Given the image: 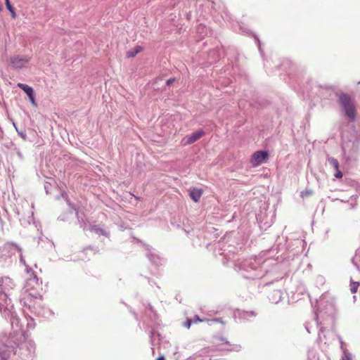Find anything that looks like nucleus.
Masks as SVG:
<instances>
[{
	"label": "nucleus",
	"instance_id": "nucleus-1",
	"mask_svg": "<svg viewBox=\"0 0 360 360\" xmlns=\"http://www.w3.org/2000/svg\"><path fill=\"white\" fill-rule=\"evenodd\" d=\"M27 274L30 277L26 279L21 299L23 309L25 311V309H27L38 316L48 318L52 315V311L41 306V296L36 292V290L41 285L39 278L32 270Z\"/></svg>",
	"mask_w": 360,
	"mask_h": 360
},
{
	"label": "nucleus",
	"instance_id": "nucleus-2",
	"mask_svg": "<svg viewBox=\"0 0 360 360\" xmlns=\"http://www.w3.org/2000/svg\"><path fill=\"white\" fill-rule=\"evenodd\" d=\"M10 345H3L0 347L1 360H8L11 355L18 354L24 360H30L33 358L35 352V345L32 340L24 341L20 344L15 340L9 342Z\"/></svg>",
	"mask_w": 360,
	"mask_h": 360
},
{
	"label": "nucleus",
	"instance_id": "nucleus-3",
	"mask_svg": "<svg viewBox=\"0 0 360 360\" xmlns=\"http://www.w3.org/2000/svg\"><path fill=\"white\" fill-rule=\"evenodd\" d=\"M335 306L332 300H327L325 297H321L317 302L315 320L311 323L307 322L305 328L309 333H311L314 326L319 328L321 333H323V328L321 326L322 321L328 319H333L335 314Z\"/></svg>",
	"mask_w": 360,
	"mask_h": 360
},
{
	"label": "nucleus",
	"instance_id": "nucleus-4",
	"mask_svg": "<svg viewBox=\"0 0 360 360\" xmlns=\"http://www.w3.org/2000/svg\"><path fill=\"white\" fill-rule=\"evenodd\" d=\"M263 262L262 257H255L244 260L237 259L235 261L234 265L238 271H243L247 273L243 274L245 278L255 279L264 275V271L262 269Z\"/></svg>",
	"mask_w": 360,
	"mask_h": 360
},
{
	"label": "nucleus",
	"instance_id": "nucleus-5",
	"mask_svg": "<svg viewBox=\"0 0 360 360\" xmlns=\"http://www.w3.org/2000/svg\"><path fill=\"white\" fill-rule=\"evenodd\" d=\"M15 284L9 277H2L0 278V310L4 309L10 311L12 308V302L9 298L10 292L14 288Z\"/></svg>",
	"mask_w": 360,
	"mask_h": 360
},
{
	"label": "nucleus",
	"instance_id": "nucleus-6",
	"mask_svg": "<svg viewBox=\"0 0 360 360\" xmlns=\"http://www.w3.org/2000/svg\"><path fill=\"white\" fill-rule=\"evenodd\" d=\"M1 314L6 318L10 319L11 327L13 330L14 338L16 340H25V336L22 330V324L20 319L14 311V307L12 304V308L10 311L7 310L6 306L4 309L0 310Z\"/></svg>",
	"mask_w": 360,
	"mask_h": 360
},
{
	"label": "nucleus",
	"instance_id": "nucleus-7",
	"mask_svg": "<svg viewBox=\"0 0 360 360\" xmlns=\"http://www.w3.org/2000/svg\"><path fill=\"white\" fill-rule=\"evenodd\" d=\"M342 109L345 115L350 122H354L356 119V107L351 98L347 94H342L339 98Z\"/></svg>",
	"mask_w": 360,
	"mask_h": 360
},
{
	"label": "nucleus",
	"instance_id": "nucleus-8",
	"mask_svg": "<svg viewBox=\"0 0 360 360\" xmlns=\"http://www.w3.org/2000/svg\"><path fill=\"white\" fill-rule=\"evenodd\" d=\"M15 248L20 253V262L25 266L27 274H30L32 271V269L26 264L25 260L22 253V248L18 244L15 243L8 242L4 244V249L6 250H11Z\"/></svg>",
	"mask_w": 360,
	"mask_h": 360
},
{
	"label": "nucleus",
	"instance_id": "nucleus-9",
	"mask_svg": "<svg viewBox=\"0 0 360 360\" xmlns=\"http://www.w3.org/2000/svg\"><path fill=\"white\" fill-rule=\"evenodd\" d=\"M268 152L264 150L257 151L253 153L250 162L254 167L260 165L268 158Z\"/></svg>",
	"mask_w": 360,
	"mask_h": 360
},
{
	"label": "nucleus",
	"instance_id": "nucleus-10",
	"mask_svg": "<svg viewBox=\"0 0 360 360\" xmlns=\"http://www.w3.org/2000/svg\"><path fill=\"white\" fill-rule=\"evenodd\" d=\"M17 86L27 94L32 105L36 107L37 104L34 97V89L31 86L22 83H18Z\"/></svg>",
	"mask_w": 360,
	"mask_h": 360
},
{
	"label": "nucleus",
	"instance_id": "nucleus-11",
	"mask_svg": "<svg viewBox=\"0 0 360 360\" xmlns=\"http://www.w3.org/2000/svg\"><path fill=\"white\" fill-rule=\"evenodd\" d=\"M30 60L26 56H14L11 58V63L14 68L20 69L23 68Z\"/></svg>",
	"mask_w": 360,
	"mask_h": 360
},
{
	"label": "nucleus",
	"instance_id": "nucleus-12",
	"mask_svg": "<svg viewBox=\"0 0 360 360\" xmlns=\"http://www.w3.org/2000/svg\"><path fill=\"white\" fill-rule=\"evenodd\" d=\"M147 257L156 266L162 264L164 262V259L158 255L153 249H148Z\"/></svg>",
	"mask_w": 360,
	"mask_h": 360
},
{
	"label": "nucleus",
	"instance_id": "nucleus-13",
	"mask_svg": "<svg viewBox=\"0 0 360 360\" xmlns=\"http://www.w3.org/2000/svg\"><path fill=\"white\" fill-rule=\"evenodd\" d=\"M268 297L272 303L276 304L281 300L282 292L279 290H274L269 295Z\"/></svg>",
	"mask_w": 360,
	"mask_h": 360
},
{
	"label": "nucleus",
	"instance_id": "nucleus-14",
	"mask_svg": "<svg viewBox=\"0 0 360 360\" xmlns=\"http://www.w3.org/2000/svg\"><path fill=\"white\" fill-rule=\"evenodd\" d=\"M205 134V132L202 130L197 131L193 133L191 136L188 137L187 143H193L201 138Z\"/></svg>",
	"mask_w": 360,
	"mask_h": 360
},
{
	"label": "nucleus",
	"instance_id": "nucleus-15",
	"mask_svg": "<svg viewBox=\"0 0 360 360\" xmlns=\"http://www.w3.org/2000/svg\"><path fill=\"white\" fill-rule=\"evenodd\" d=\"M202 191L198 188H194L190 192V197L194 202H198L201 195Z\"/></svg>",
	"mask_w": 360,
	"mask_h": 360
},
{
	"label": "nucleus",
	"instance_id": "nucleus-16",
	"mask_svg": "<svg viewBox=\"0 0 360 360\" xmlns=\"http://www.w3.org/2000/svg\"><path fill=\"white\" fill-rule=\"evenodd\" d=\"M89 230H90V231L94 232L98 235H102V236H108V233L104 229H103L102 228H101L99 226H97V225L91 226L89 228Z\"/></svg>",
	"mask_w": 360,
	"mask_h": 360
},
{
	"label": "nucleus",
	"instance_id": "nucleus-17",
	"mask_svg": "<svg viewBox=\"0 0 360 360\" xmlns=\"http://www.w3.org/2000/svg\"><path fill=\"white\" fill-rule=\"evenodd\" d=\"M327 160L328 162H329V164L335 169V170H338V168H339V163H338V161L333 158V157H329L327 158Z\"/></svg>",
	"mask_w": 360,
	"mask_h": 360
},
{
	"label": "nucleus",
	"instance_id": "nucleus-18",
	"mask_svg": "<svg viewBox=\"0 0 360 360\" xmlns=\"http://www.w3.org/2000/svg\"><path fill=\"white\" fill-rule=\"evenodd\" d=\"M340 343V348L342 350L343 352V356L342 357V360H346V355L347 354H351L345 348V343L342 341L341 338H339Z\"/></svg>",
	"mask_w": 360,
	"mask_h": 360
},
{
	"label": "nucleus",
	"instance_id": "nucleus-19",
	"mask_svg": "<svg viewBox=\"0 0 360 360\" xmlns=\"http://www.w3.org/2000/svg\"><path fill=\"white\" fill-rule=\"evenodd\" d=\"M141 51V46H136L133 51H129L127 53V56L128 58H133L138 53H139Z\"/></svg>",
	"mask_w": 360,
	"mask_h": 360
},
{
	"label": "nucleus",
	"instance_id": "nucleus-20",
	"mask_svg": "<svg viewBox=\"0 0 360 360\" xmlns=\"http://www.w3.org/2000/svg\"><path fill=\"white\" fill-rule=\"evenodd\" d=\"M6 8L9 11V12L11 13L12 17L13 18H15L16 16V13L13 8V6H11V3H10V1L9 0H6Z\"/></svg>",
	"mask_w": 360,
	"mask_h": 360
},
{
	"label": "nucleus",
	"instance_id": "nucleus-21",
	"mask_svg": "<svg viewBox=\"0 0 360 360\" xmlns=\"http://www.w3.org/2000/svg\"><path fill=\"white\" fill-rule=\"evenodd\" d=\"M359 286V282L351 281L350 283V290L352 293H356Z\"/></svg>",
	"mask_w": 360,
	"mask_h": 360
},
{
	"label": "nucleus",
	"instance_id": "nucleus-22",
	"mask_svg": "<svg viewBox=\"0 0 360 360\" xmlns=\"http://www.w3.org/2000/svg\"><path fill=\"white\" fill-rule=\"evenodd\" d=\"M78 217V221L79 224V227L82 229L83 230H85L87 228V224L86 221L84 219H80L79 216Z\"/></svg>",
	"mask_w": 360,
	"mask_h": 360
},
{
	"label": "nucleus",
	"instance_id": "nucleus-23",
	"mask_svg": "<svg viewBox=\"0 0 360 360\" xmlns=\"http://www.w3.org/2000/svg\"><path fill=\"white\" fill-rule=\"evenodd\" d=\"M255 316V314L254 311H244L242 314V317L243 319H248L249 317H254Z\"/></svg>",
	"mask_w": 360,
	"mask_h": 360
},
{
	"label": "nucleus",
	"instance_id": "nucleus-24",
	"mask_svg": "<svg viewBox=\"0 0 360 360\" xmlns=\"http://www.w3.org/2000/svg\"><path fill=\"white\" fill-rule=\"evenodd\" d=\"M193 319H188L185 323H184V326L186 327L187 328H189L191 326V324L193 323Z\"/></svg>",
	"mask_w": 360,
	"mask_h": 360
},
{
	"label": "nucleus",
	"instance_id": "nucleus-25",
	"mask_svg": "<svg viewBox=\"0 0 360 360\" xmlns=\"http://www.w3.org/2000/svg\"><path fill=\"white\" fill-rule=\"evenodd\" d=\"M336 172L335 174V176L338 179H340L342 177V172L338 169V170H335Z\"/></svg>",
	"mask_w": 360,
	"mask_h": 360
},
{
	"label": "nucleus",
	"instance_id": "nucleus-26",
	"mask_svg": "<svg viewBox=\"0 0 360 360\" xmlns=\"http://www.w3.org/2000/svg\"><path fill=\"white\" fill-rule=\"evenodd\" d=\"M301 194H302V197H304V196H306V195H310V194H311V191H302V192L301 193Z\"/></svg>",
	"mask_w": 360,
	"mask_h": 360
},
{
	"label": "nucleus",
	"instance_id": "nucleus-27",
	"mask_svg": "<svg viewBox=\"0 0 360 360\" xmlns=\"http://www.w3.org/2000/svg\"><path fill=\"white\" fill-rule=\"evenodd\" d=\"M193 323H198V322L202 321V320L198 316H195V318L193 319Z\"/></svg>",
	"mask_w": 360,
	"mask_h": 360
},
{
	"label": "nucleus",
	"instance_id": "nucleus-28",
	"mask_svg": "<svg viewBox=\"0 0 360 360\" xmlns=\"http://www.w3.org/2000/svg\"><path fill=\"white\" fill-rule=\"evenodd\" d=\"M220 255H224V257H225V259H229V258H230L229 255H228V253H226V252H225V250H224V252H221V253H220Z\"/></svg>",
	"mask_w": 360,
	"mask_h": 360
},
{
	"label": "nucleus",
	"instance_id": "nucleus-29",
	"mask_svg": "<svg viewBox=\"0 0 360 360\" xmlns=\"http://www.w3.org/2000/svg\"><path fill=\"white\" fill-rule=\"evenodd\" d=\"M174 81V78H172V79H169L167 81V84L169 86L170 84H172Z\"/></svg>",
	"mask_w": 360,
	"mask_h": 360
},
{
	"label": "nucleus",
	"instance_id": "nucleus-30",
	"mask_svg": "<svg viewBox=\"0 0 360 360\" xmlns=\"http://www.w3.org/2000/svg\"><path fill=\"white\" fill-rule=\"evenodd\" d=\"M352 354H347L346 355V360H353L352 359Z\"/></svg>",
	"mask_w": 360,
	"mask_h": 360
},
{
	"label": "nucleus",
	"instance_id": "nucleus-31",
	"mask_svg": "<svg viewBox=\"0 0 360 360\" xmlns=\"http://www.w3.org/2000/svg\"><path fill=\"white\" fill-rule=\"evenodd\" d=\"M217 247H218L219 248L222 249L223 243H222V242H221V241H219V242L217 243Z\"/></svg>",
	"mask_w": 360,
	"mask_h": 360
},
{
	"label": "nucleus",
	"instance_id": "nucleus-32",
	"mask_svg": "<svg viewBox=\"0 0 360 360\" xmlns=\"http://www.w3.org/2000/svg\"><path fill=\"white\" fill-rule=\"evenodd\" d=\"M18 134L23 139H25V134L23 132L18 131Z\"/></svg>",
	"mask_w": 360,
	"mask_h": 360
},
{
	"label": "nucleus",
	"instance_id": "nucleus-33",
	"mask_svg": "<svg viewBox=\"0 0 360 360\" xmlns=\"http://www.w3.org/2000/svg\"><path fill=\"white\" fill-rule=\"evenodd\" d=\"M27 327H28L29 328H33L34 327V324H32V323H27Z\"/></svg>",
	"mask_w": 360,
	"mask_h": 360
},
{
	"label": "nucleus",
	"instance_id": "nucleus-34",
	"mask_svg": "<svg viewBox=\"0 0 360 360\" xmlns=\"http://www.w3.org/2000/svg\"><path fill=\"white\" fill-rule=\"evenodd\" d=\"M318 340L319 341H323V338H322V336L321 335V334H319Z\"/></svg>",
	"mask_w": 360,
	"mask_h": 360
},
{
	"label": "nucleus",
	"instance_id": "nucleus-35",
	"mask_svg": "<svg viewBox=\"0 0 360 360\" xmlns=\"http://www.w3.org/2000/svg\"><path fill=\"white\" fill-rule=\"evenodd\" d=\"M157 360H165V357H164V356H159V357L158 358V359H157Z\"/></svg>",
	"mask_w": 360,
	"mask_h": 360
},
{
	"label": "nucleus",
	"instance_id": "nucleus-36",
	"mask_svg": "<svg viewBox=\"0 0 360 360\" xmlns=\"http://www.w3.org/2000/svg\"><path fill=\"white\" fill-rule=\"evenodd\" d=\"M41 240H43L42 238L41 237H38L37 238V243L39 244L40 241Z\"/></svg>",
	"mask_w": 360,
	"mask_h": 360
},
{
	"label": "nucleus",
	"instance_id": "nucleus-37",
	"mask_svg": "<svg viewBox=\"0 0 360 360\" xmlns=\"http://www.w3.org/2000/svg\"><path fill=\"white\" fill-rule=\"evenodd\" d=\"M240 347V346H236V347L233 349L238 350Z\"/></svg>",
	"mask_w": 360,
	"mask_h": 360
},
{
	"label": "nucleus",
	"instance_id": "nucleus-38",
	"mask_svg": "<svg viewBox=\"0 0 360 360\" xmlns=\"http://www.w3.org/2000/svg\"><path fill=\"white\" fill-rule=\"evenodd\" d=\"M13 127L15 128V129L18 131V129H17V127H16L15 123V122H13Z\"/></svg>",
	"mask_w": 360,
	"mask_h": 360
},
{
	"label": "nucleus",
	"instance_id": "nucleus-39",
	"mask_svg": "<svg viewBox=\"0 0 360 360\" xmlns=\"http://www.w3.org/2000/svg\"><path fill=\"white\" fill-rule=\"evenodd\" d=\"M356 269L358 271H360L359 266L358 265H356Z\"/></svg>",
	"mask_w": 360,
	"mask_h": 360
},
{
	"label": "nucleus",
	"instance_id": "nucleus-40",
	"mask_svg": "<svg viewBox=\"0 0 360 360\" xmlns=\"http://www.w3.org/2000/svg\"><path fill=\"white\" fill-rule=\"evenodd\" d=\"M6 2V0H5V3Z\"/></svg>",
	"mask_w": 360,
	"mask_h": 360
}]
</instances>
